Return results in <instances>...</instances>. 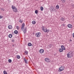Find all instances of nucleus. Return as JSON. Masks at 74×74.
<instances>
[{"label":"nucleus","mask_w":74,"mask_h":74,"mask_svg":"<svg viewBox=\"0 0 74 74\" xmlns=\"http://www.w3.org/2000/svg\"><path fill=\"white\" fill-rule=\"evenodd\" d=\"M1 10L2 11H5L4 9H3V8H1Z\"/></svg>","instance_id":"nucleus-30"},{"label":"nucleus","mask_w":74,"mask_h":74,"mask_svg":"<svg viewBox=\"0 0 74 74\" xmlns=\"http://www.w3.org/2000/svg\"><path fill=\"white\" fill-rule=\"evenodd\" d=\"M18 31L16 30H15L14 31V33H15V34H18Z\"/></svg>","instance_id":"nucleus-20"},{"label":"nucleus","mask_w":74,"mask_h":74,"mask_svg":"<svg viewBox=\"0 0 74 74\" xmlns=\"http://www.w3.org/2000/svg\"><path fill=\"white\" fill-rule=\"evenodd\" d=\"M12 42H14V41H15V40L14 39H13L12 40Z\"/></svg>","instance_id":"nucleus-29"},{"label":"nucleus","mask_w":74,"mask_h":74,"mask_svg":"<svg viewBox=\"0 0 74 74\" xmlns=\"http://www.w3.org/2000/svg\"><path fill=\"white\" fill-rule=\"evenodd\" d=\"M32 23L33 25H34L35 24H36V21H32Z\"/></svg>","instance_id":"nucleus-18"},{"label":"nucleus","mask_w":74,"mask_h":74,"mask_svg":"<svg viewBox=\"0 0 74 74\" xmlns=\"http://www.w3.org/2000/svg\"><path fill=\"white\" fill-rule=\"evenodd\" d=\"M12 8L14 12H18V9L16 7H15V6L12 5Z\"/></svg>","instance_id":"nucleus-1"},{"label":"nucleus","mask_w":74,"mask_h":74,"mask_svg":"<svg viewBox=\"0 0 74 74\" xmlns=\"http://www.w3.org/2000/svg\"><path fill=\"white\" fill-rule=\"evenodd\" d=\"M35 14H37L38 13V11L37 10H36L35 11Z\"/></svg>","instance_id":"nucleus-28"},{"label":"nucleus","mask_w":74,"mask_h":74,"mask_svg":"<svg viewBox=\"0 0 74 74\" xmlns=\"http://www.w3.org/2000/svg\"><path fill=\"white\" fill-rule=\"evenodd\" d=\"M19 22L20 23H22V22H23V21H22V20L21 19H20L19 20Z\"/></svg>","instance_id":"nucleus-25"},{"label":"nucleus","mask_w":74,"mask_h":74,"mask_svg":"<svg viewBox=\"0 0 74 74\" xmlns=\"http://www.w3.org/2000/svg\"><path fill=\"white\" fill-rule=\"evenodd\" d=\"M12 35L11 34H10L9 35V38H12Z\"/></svg>","instance_id":"nucleus-16"},{"label":"nucleus","mask_w":74,"mask_h":74,"mask_svg":"<svg viewBox=\"0 0 74 74\" xmlns=\"http://www.w3.org/2000/svg\"><path fill=\"white\" fill-rule=\"evenodd\" d=\"M51 10H52V11H53V9H52Z\"/></svg>","instance_id":"nucleus-35"},{"label":"nucleus","mask_w":74,"mask_h":74,"mask_svg":"<svg viewBox=\"0 0 74 74\" xmlns=\"http://www.w3.org/2000/svg\"><path fill=\"white\" fill-rule=\"evenodd\" d=\"M24 60L25 63H27V60H26V58H24Z\"/></svg>","instance_id":"nucleus-15"},{"label":"nucleus","mask_w":74,"mask_h":74,"mask_svg":"<svg viewBox=\"0 0 74 74\" xmlns=\"http://www.w3.org/2000/svg\"><path fill=\"white\" fill-rule=\"evenodd\" d=\"M26 32H27V27H25L24 28V29L23 31L24 34H25L26 33Z\"/></svg>","instance_id":"nucleus-7"},{"label":"nucleus","mask_w":74,"mask_h":74,"mask_svg":"<svg viewBox=\"0 0 74 74\" xmlns=\"http://www.w3.org/2000/svg\"><path fill=\"white\" fill-rule=\"evenodd\" d=\"M20 56L19 55H17L16 56V58H17V59H20Z\"/></svg>","instance_id":"nucleus-21"},{"label":"nucleus","mask_w":74,"mask_h":74,"mask_svg":"<svg viewBox=\"0 0 74 74\" xmlns=\"http://www.w3.org/2000/svg\"><path fill=\"white\" fill-rule=\"evenodd\" d=\"M3 73L4 74H7V73L5 71H3Z\"/></svg>","instance_id":"nucleus-27"},{"label":"nucleus","mask_w":74,"mask_h":74,"mask_svg":"<svg viewBox=\"0 0 74 74\" xmlns=\"http://www.w3.org/2000/svg\"><path fill=\"white\" fill-rule=\"evenodd\" d=\"M42 30L44 31V32H47V33H48V32L47 31V28L45 27H42Z\"/></svg>","instance_id":"nucleus-4"},{"label":"nucleus","mask_w":74,"mask_h":74,"mask_svg":"<svg viewBox=\"0 0 74 74\" xmlns=\"http://www.w3.org/2000/svg\"><path fill=\"white\" fill-rule=\"evenodd\" d=\"M61 20L62 21H65V18H63V17H62L61 18Z\"/></svg>","instance_id":"nucleus-13"},{"label":"nucleus","mask_w":74,"mask_h":74,"mask_svg":"<svg viewBox=\"0 0 74 74\" xmlns=\"http://www.w3.org/2000/svg\"><path fill=\"white\" fill-rule=\"evenodd\" d=\"M44 50L43 49H41L39 51V52L40 53H44Z\"/></svg>","instance_id":"nucleus-10"},{"label":"nucleus","mask_w":74,"mask_h":74,"mask_svg":"<svg viewBox=\"0 0 74 74\" xmlns=\"http://www.w3.org/2000/svg\"><path fill=\"white\" fill-rule=\"evenodd\" d=\"M47 30V33L48 32H49V30Z\"/></svg>","instance_id":"nucleus-34"},{"label":"nucleus","mask_w":74,"mask_h":74,"mask_svg":"<svg viewBox=\"0 0 74 74\" xmlns=\"http://www.w3.org/2000/svg\"><path fill=\"white\" fill-rule=\"evenodd\" d=\"M68 27H69V28H71V29L73 27V26H72V25L71 24H68L67 25Z\"/></svg>","instance_id":"nucleus-9"},{"label":"nucleus","mask_w":74,"mask_h":74,"mask_svg":"<svg viewBox=\"0 0 74 74\" xmlns=\"http://www.w3.org/2000/svg\"><path fill=\"white\" fill-rule=\"evenodd\" d=\"M41 34V33L40 32H38V33H36L35 34V36L37 37H39L40 36V35Z\"/></svg>","instance_id":"nucleus-5"},{"label":"nucleus","mask_w":74,"mask_h":74,"mask_svg":"<svg viewBox=\"0 0 74 74\" xmlns=\"http://www.w3.org/2000/svg\"><path fill=\"white\" fill-rule=\"evenodd\" d=\"M50 47H51V46H50Z\"/></svg>","instance_id":"nucleus-36"},{"label":"nucleus","mask_w":74,"mask_h":74,"mask_svg":"<svg viewBox=\"0 0 74 74\" xmlns=\"http://www.w3.org/2000/svg\"><path fill=\"white\" fill-rule=\"evenodd\" d=\"M8 61L9 63H11V62H12V60L11 59L8 60Z\"/></svg>","instance_id":"nucleus-26"},{"label":"nucleus","mask_w":74,"mask_h":74,"mask_svg":"<svg viewBox=\"0 0 74 74\" xmlns=\"http://www.w3.org/2000/svg\"><path fill=\"white\" fill-rule=\"evenodd\" d=\"M24 53L25 54V55H27V54H28V51H25L24 52Z\"/></svg>","instance_id":"nucleus-22"},{"label":"nucleus","mask_w":74,"mask_h":74,"mask_svg":"<svg viewBox=\"0 0 74 74\" xmlns=\"http://www.w3.org/2000/svg\"><path fill=\"white\" fill-rule=\"evenodd\" d=\"M24 27H25V24L24 23H23L22 24L21 28V29L22 30L24 29Z\"/></svg>","instance_id":"nucleus-8"},{"label":"nucleus","mask_w":74,"mask_h":74,"mask_svg":"<svg viewBox=\"0 0 74 74\" xmlns=\"http://www.w3.org/2000/svg\"><path fill=\"white\" fill-rule=\"evenodd\" d=\"M16 28L17 29H19V27H18V26H16Z\"/></svg>","instance_id":"nucleus-31"},{"label":"nucleus","mask_w":74,"mask_h":74,"mask_svg":"<svg viewBox=\"0 0 74 74\" xmlns=\"http://www.w3.org/2000/svg\"><path fill=\"white\" fill-rule=\"evenodd\" d=\"M60 1L61 2V3H65L66 0H61Z\"/></svg>","instance_id":"nucleus-17"},{"label":"nucleus","mask_w":74,"mask_h":74,"mask_svg":"<svg viewBox=\"0 0 74 74\" xmlns=\"http://www.w3.org/2000/svg\"><path fill=\"white\" fill-rule=\"evenodd\" d=\"M56 8L57 9H59V5H57L56 6Z\"/></svg>","instance_id":"nucleus-24"},{"label":"nucleus","mask_w":74,"mask_h":74,"mask_svg":"<svg viewBox=\"0 0 74 74\" xmlns=\"http://www.w3.org/2000/svg\"><path fill=\"white\" fill-rule=\"evenodd\" d=\"M40 10L41 11H42L44 10V8L42 7H40Z\"/></svg>","instance_id":"nucleus-23"},{"label":"nucleus","mask_w":74,"mask_h":74,"mask_svg":"<svg viewBox=\"0 0 74 74\" xmlns=\"http://www.w3.org/2000/svg\"><path fill=\"white\" fill-rule=\"evenodd\" d=\"M63 49H62L60 48H59V52H63Z\"/></svg>","instance_id":"nucleus-14"},{"label":"nucleus","mask_w":74,"mask_h":74,"mask_svg":"<svg viewBox=\"0 0 74 74\" xmlns=\"http://www.w3.org/2000/svg\"><path fill=\"white\" fill-rule=\"evenodd\" d=\"M8 29H12V26H11V25L8 26Z\"/></svg>","instance_id":"nucleus-12"},{"label":"nucleus","mask_w":74,"mask_h":74,"mask_svg":"<svg viewBox=\"0 0 74 74\" xmlns=\"http://www.w3.org/2000/svg\"><path fill=\"white\" fill-rule=\"evenodd\" d=\"M45 60L46 62H51V61H50V60L49 58H46L45 59Z\"/></svg>","instance_id":"nucleus-6"},{"label":"nucleus","mask_w":74,"mask_h":74,"mask_svg":"<svg viewBox=\"0 0 74 74\" xmlns=\"http://www.w3.org/2000/svg\"><path fill=\"white\" fill-rule=\"evenodd\" d=\"M61 48L62 50H66V49L65 48V47H64V46L62 45L61 46Z\"/></svg>","instance_id":"nucleus-11"},{"label":"nucleus","mask_w":74,"mask_h":74,"mask_svg":"<svg viewBox=\"0 0 74 74\" xmlns=\"http://www.w3.org/2000/svg\"><path fill=\"white\" fill-rule=\"evenodd\" d=\"M32 45V43H29L28 44V46L29 47H30Z\"/></svg>","instance_id":"nucleus-19"},{"label":"nucleus","mask_w":74,"mask_h":74,"mask_svg":"<svg viewBox=\"0 0 74 74\" xmlns=\"http://www.w3.org/2000/svg\"><path fill=\"white\" fill-rule=\"evenodd\" d=\"M62 26H65L64 24H62Z\"/></svg>","instance_id":"nucleus-33"},{"label":"nucleus","mask_w":74,"mask_h":74,"mask_svg":"<svg viewBox=\"0 0 74 74\" xmlns=\"http://www.w3.org/2000/svg\"><path fill=\"white\" fill-rule=\"evenodd\" d=\"M64 66H62L58 70V71L60 72V71H62L63 70H64Z\"/></svg>","instance_id":"nucleus-3"},{"label":"nucleus","mask_w":74,"mask_h":74,"mask_svg":"<svg viewBox=\"0 0 74 74\" xmlns=\"http://www.w3.org/2000/svg\"><path fill=\"white\" fill-rule=\"evenodd\" d=\"M3 17H2V16L0 15V19H1Z\"/></svg>","instance_id":"nucleus-32"},{"label":"nucleus","mask_w":74,"mask_h":74,"mask_svg":"<svg viewBox=\"0 0 74 74\" xmlns=\"http://www.w3.org/2000/svg\"><path fill=\"white\" fill-rule=\"evenodd\" d=\"M73 56V55L72 53H70V52L67 53V57L69 58H71Z\"/></svg>","instance_id":"nucleus-2"}]
</instances>
